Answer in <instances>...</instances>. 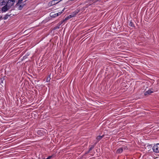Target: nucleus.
Returning a JSON list of instances; mask_svg holds the SVG:
<instances>
[{
    "mask_svg": "<svg viewBox=\"0 0 159 159\" xmlns=\"http://www.w3.org/2000/svg\"><path fill=\"white\" fill-rule=\"evenodd\" d=\"M123 151V148H119L117 150V153H120L122 152Z\"/></svg>",
    "mask_w": 159,
    "mask_h": 159,
    "instance_id": "11",
    "label": "nucleus"
},
{
    "mask_svg": "<svg viewBox=\"0 0 159 159\" xmlns=\"http://www.w3.org/2000/svg\"><path fill=\"white\" fill-rule=\"evenodd\" d=\"M79 12V10H77L74 12H73L72 13H71V15L69 16H68L66 17L65 19L63 20V21H64L65 20H66L69 19L71 18V17H74Z\"/></svg>",
    "mask_w": 159,
    "mask_h": 159,
    "instance_id": "1",
    "label": "nucleus"
},
{
    "mask_svg": "<svg viewBox=\"0 0 159 159\" xmlns=\"http://www.w3.org/2000/svg\"><path fill=\"white\" fill-rule=\"evenodd\" d=\"M51 157H52V156H49L47 158V159H50L51 158Z\"/></svg>",
    "mask_w": 159,
    "mask_h": 159,
    "instance_id": "21",
    "label": "nucleus"
},
{
    "mask_svg": "<svg viewBox=\"0 0 159 159\" xmlns=\"http://www.w3.org/2000/svg\"><path fill=\"white\" fill-rule=\"evenodd\" d=\"M58 0H53L51 1L48 3V5L49 6H53L57 3H58L59 2L61 1V0H60L58 2H57Z\"/></svg>",
    "mask_w": 159,
    "mask_h": 159,
    "instance_id": "4",
    "label": "nucleus"
},
{
    "mask_svg": "<svg viewBox=\"0 0 159 159\" xmlns=\"http://www.w3.org/2000/svg\"><path fill=\"white\" fill-rule=\"evenodd\" d=\"M60 28V26H59V25H57V26H56L54 27V29L55 30L57 29H59Z\"/></svg>",
    "mask_w": 159,
    "mask_h": 159,
    "instance_id": "17",
    "label": "nucleus"
},
{
    "mask_svg": "<svg viewBox=\"0 0 159 159\" xmlns=\"http://www.w3.org/2000/svg\"><path fill=\"white\" fill-rule=\"evenodd\" d=\"M152 148V146L151 145H147L145 147V148L148 151H149L150 149H151Z\"/></svg>",
    "mask_w": 159,
    "mask_h": 159,
    "instance_id": "10",
    "label": "nucleus"
},
{
    "mask_svg": "<svg viewBox=\"0 0 159 159\" xmlns=\"http://www.w3.org/2000/svg\"><path fill=\"white\" fill-rule=\"evenodd\" d=\"M103 136H104V135H103L102 136H100V135L98 136L96 138V139H97V140H98V141L95 143V144H96V143L98 141H99V140H101V139L103 137Z\"/></svg>",
    "mask_w": 159,
    "mask_h": 159,
    "instance_id": "7",
    "label": "nucleus"
},
{
    "mask_svg": "<svg viewBox=\"0 0 159 159\" xmlns=\"http://www.w3.org/2000/svg\"><path fill=\"white\" fill-rule=\"evenodd\" d=\"M11 14L9 15V14H7L4 17L3 19L4 20H6L7 19L9 16H10L11 15Z\"/></svg>",
    "mask_w": 159,
    "mask_h": 159,
    "instance_id": "13",
    "label": "nucleus"
},
{
    "mask_svg": "<svg viewBox=\"0 0 159 159\" xmlns=\"http://www.w3.org/2000/svg\"><path fill=\"white\" fill-rule=\"evenodd\" d=\"M88 5H86V7H88Z\"/></svg>",
    "mask_w": 159,
    "mask_h": 159,
    "instance_id": "23",
    "label": "nucleus"
},
{
    "mask_svg": "<svg viewBox=\"0 0 159 159\" xmlns=\"http://www.w3.org/2000/svg\"><path fill=\"white\" fill-rule=\"evenodd\" d=\"M64 21H63L61 22H60L58 24V25H59V26H60V25H61L62 23Z\"/></svg>",
    "mask_w": 159,
    "mask_h": 159,
    "instance_id": "20",
    "label": "nucleus"
},
{
    "mask_svg": "<svg viewBox=\"0 0 159 159\" xmlns=\"http://www.w3.org/2000/svg\"><path fill=\"white\" fill-rule=\"evenodd\" d=\"M153 92L152 91H151L150 90H149L145 92L144 93V94L145 95H149L151 93H152Z\"/></svg>",
    "mask_w": 159,
    "mask_h": 159,
    "instance_id": "8",
    "label": "nucleus"
},
{
    "mask_svg": "<svg viewBox=\"0 0 159 159\" xmlns=\"http://www.w3.org/2000/svg\"><path fill=\"white\" fill-rule=\"evenodd\" d=\"M0 4H1L2 5H4L6 4V2H5L3 0H0Z\"/></svg>",
    "mask_w": 159,
    "mask_h": 159,
    "instance_id": "12",
    "label": "nucleus"
},
{
    "mask_svg": "<svg viewBox=\"0 0 159 159\" xmlns=\"http://www.w3.org/2000/svg\"><path fill=\"white\" fill-rule=\"evenodd\" d=\"M14 2L13 1H12L11 0H9L7 2V6H8L10 7L13 5L14 3Z\"/></svg>",
    "mask_w": 159,
    "mask_h": 159,
    "instance_id": "5",
    "label": "nucleus"
},
{
    "mask_svg": "<svg viewBox=\"0 0 159 159\" xmlns=\"http://www.w3.org/2000/svg\"><path fill=\"white\" fill-rule=\"evenodd\" d=\"M129 25L131 27H134V25L131 21H130L129 24Z\"/></svg>",
    "mask_w": 159,
    "mask_h": 159,
    "instance_id": "16",
    "label": "nucleus"
},
{
    "mask_svg": "<svg viewBox=\"0 0 159 159\" xmlns=\"http://www.w3.org/2000/svg\"><path fill=\"white\" fill-rule=\"evenodd\" d=\"M98 1V0H90V2H93V3L95 2H96Z\"/></svg>",
    "mask_w": 159,
    "mask_h": 159,
    "instance_id": "19",
    "label": "nucleus"
},
{
    "mask_svg": "<svg viewBox=\"0 0 159 159\" xmlns=\"http://www.w3.org/2000/svg\"><path fill=\"white\" fill-rule=\"evenodd\" d=\"M1 18H2V16H1L0 17V19H2Z\"/></svg>",
    "mask_w": 159,
    "mask_h": 159,
    "instance_id": "24",
    "label": "nucleus"
},
{
    "mask_svg": "<svg viewBox=\"0 0 159 159\" xmlns=\"http://www.w3.org/2000/svg\"><path fill=\"white\" fill-rule=\"evenodd\" d=\"M23 0H19L18 2L16 4L18 5L19 4H21Z\"/></svg>",
    "mask_w": 159,
    "mask_h": 159,
    "instance_id": "18",
    "label": "nucleus"
},
{
    "mask_svg": "<svg viewBox=\"0 0 159 159\" xmlns=\"http://www.w3.org/2000/svg\"><path fill=\"white\" fill-rule=\"evenodd\" d=\"M10 7L6 4L2 8V11H3L5 12L10 9Z\"/></svg>",
    "mask_w": 159,
    "mask_h": 159,
    "instance_id": "6",
    "label": "nucleus"
},
{
    "mask_svg": "<svg viewBox=\"0 0 159 159\" xmlns=\"http://www.w3.org/2000/svg\"><path fill=\"white\" fill-rule=\"evenodd\" d=\"M4 80V79L2 78L0 80H1V81H2V80Z\"/></svg>",
    "mask_w": 159,
    "mask_h": 159,
    "instance_id": "22",
    "label": "nucleus"
},
{
    "mask_svg": "<svg viewBox=\"0 0 159 159\" xmlns=\"http://www.w3.org/2000/svg\"><path fill=\"white\" fill-rule=\"evenodd\" d=\"M50 75V74L49 75V76L47 78V79H46V82H49L50 81V80L51 79Z\"/></svg>",
    "mask_w": 159,
    "mask_h": 159,
    "instance_id": "15",
    "label": "nucleus"
},
{
    "mask_svg": "<svg viewBox=\"0 0 159 159\" xmlns=\"http://www.w3.org/2000/svg\"><path fill=\"white\" fill-rule=\"evenodd\" d=\"M18 4V5H17L16 4V5L17 6H19V7H18V9L19 10H21L22 9V8H23L24 5L25 4Z\"/></svg>",
    "mask_w": 159,
    "mask_h": 159,
    "instance_id": "9",
    "label": "nucleus"
},
{
    "mask_svg": "<svg viewBox=\"0 0 159 159\" xmlns=\"http://www.w3.org/2000/svg\"><path fill=\"white\" fill-rule=\"evenodd\" d=\"M94 147V145H92L91 147L89 149V151L86 153H88L89 152L92 150Z\"/></svg>",
    "mask_w": 159,
    "mask_h": 159,
    "instance_id": "14",
    "label": "nucleus"
},
{
    "mask_svg": "<svg viewBox=\"0 0 159 159\" xmlns=\"http://www.w3.org/2000/svg\"><path fill=\"white\" fill-rule=\"evenodd\" d=\"M64 9L63 10L59 12L58 13H55L54 12H52L50 13V16L52 17H56L59 15L61 14L64 11Z\"/></svg>",
    "mask_w": 159,
    "mask_h": 159,
    "instance_id": "2",
    "label": "nucleus"
},
{
    "mask_svg": "<svg viewBox=\"0 0 159 159\" xmlns=\"http://www.w3.org/2000/svg\"><path fill=\"white\" fill-rule=\"evenodd\" d=\"M153 151L156 153L159 152V143H157L154 145L152 148Z\"/></svg>",
    "mask_w": 159,
    "mask_h": 159,
    "instance_id": "3",
    "label": "nucleus"
}]
</instances>
